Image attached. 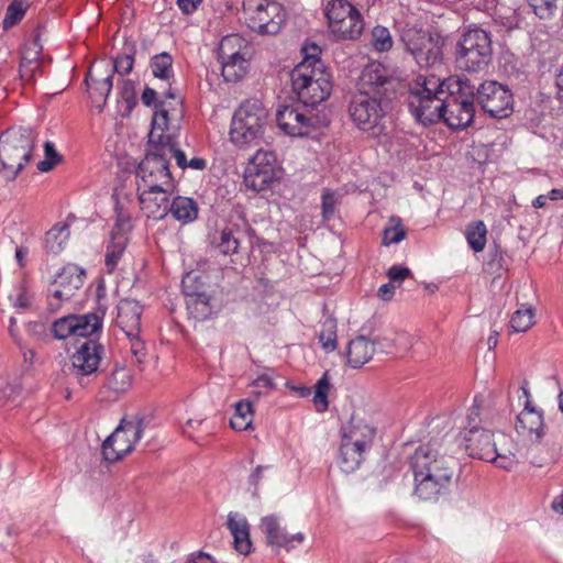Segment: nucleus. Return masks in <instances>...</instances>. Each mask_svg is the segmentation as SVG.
Masks as SVG:
<instances>
[{
	"label": "nucleus",
	"mask_w": 563,
	"mask_h": 563,
	"mask_svg": "<svg viewBox=\"0 0 563 563\" xmlns=\"http://www.w3.org/2000/svg\"><path fill=\"white\" fill-rule=\"evenodd\" d=\"M415 479V495L424 501H437L449 493L456 476L454 457L440 454L431 443L416 449L410 456Z\"/></svg>",
	"instance_id": "1"
},
{
	"label": "nucleus",
	"mask_w": 563,
	"mask_h": 563,
	"mask_svg": "<svg viewBox=\"0 0 563 563\" xmlns=\"http://www.w3.org/2000/svg\"><path fill=\"white\" fill-rule=\"evenodd\" d=\"M465 451L473 459L494 463L510 471L518 463L514 440L504 432H493L474 424L462 432Z\"/></svg>",
	"instance_id": "2"
},
{
	"label": "nucleus",
	"mask_w": 563,
	"mask_h": 563,
	"mask_svg": "<svg viewBox=\"0 0 563 563\" xmlns=\"http://www.w3.org/2000/svg\"><path fill=\"white\" fill-rule=\"evenodd\" d=\"M291 89L305 107L327 100L332 91L331 75L314 54L306 55L290 73Z\"/></svg>",
	"instance_id": "3"
},
{
	"label": "nucleus",
	"mask_w": 563,
	"mask_h": 563,
	"mask_svg": "<svg viewBox=\"0 0 563 563\" xmlns=\"http://www.w3.org/2000/svg\"><path fill=\"white\" fill-rule=\"evenodd\" d=\"M268 122V111L256 98L246 99L234 111L229 136L239 147L258 145Z\"/></svg>",
	"instance_id": "4"
},
{
	"label": "nucleus",
	"mask_w": 563,
	"mask_h": 563,
	"mask_svg": "<svg viewBox=\"0 0 563 563\" xmlns=\"http://www.w3.org/2000/svg\"><path fill=\"white\" fill-rule=\"evenodd\" d=\"M34 136L30 129H9L0 134V172L7 180H14L30 162Z\"/></svg>",
	"instance_id": "5"
},
{
	"label": "nucleus",
	"mask_w": 563,
	"mask_h": 563,
	"mask_svg": "<svg viewBox=\"0 0 563 563\" xmlns=\"http://www.w3.org/2000/svg\"><path fill=\"white\" fill-rule=\"evenodd\" d=\"M389 99L357 91L351 99L349 113L355 125L372 137L386 133L385 117Z\"/></svg>",
	"instance_id": "6"
},
{
	"label": "nucleus",
	"mask_w": 563,
	"mask_h": 563,
	"mask_svg": "<svg viewBox=\"0 0 563 563\" xmlns=\"http://www.w3.org/2000/svg\"><path fill=\"white\" fill-rule=\"evenodd\" d=\"M449 85L453 90L444 98V117L441 120L452 130H463L473 123L475 117V86L465 77Z\"/></svg>",
	"instance_id": "7"
},
{
	"label": "nucleus",
	"mask_w": 563,
	"mask_h": 563,
	"mask_svg": "<svg viewBox=\"0 0 563 563\" xmlns=\"http://www.w3.org/2000/svg\"><path fill=\"white\" fill-rule=\"evenodd\" d=\"M493 47L489 33L472 29L462 34L455 46V64L465 71L477 73L492 60Z\"/></svg>",
	"instance_id": "8"
},
{
	"label": "nucleus",
	"mask_w": 563,
	"mask_h": 563,
	"mask_svg": "<svg viewBox=\"0 0 563 563\" xmlns=\"http://www.w3.org/2000/svg\"><path fill=\"white\" fill-rule=\"evenodd\" d=\"M243 18L253 32L275 35L286 21V11L279 2L273 0H244Z\"/></svg>",
	"instance_id": "9"
},
{
	"label": "nucleus",
	"mask_w": 563,
	"mask_h": 563,
	"mask_svg": "<svg viewBox=\"0 0 563 563\" xmlns=\"http://www.w3.org/2000/svg\"><path fill=\"white\" fill-rule=\"evenodd\" d=\"M143 419H125L120 421L115 430L103 441L101 453L103 461L114 463L131 453L142 438Z\"/></svg>",
	"instance_id": "10"
},
{
	"label": "nucleus",
	"mask_w": 563,
	"mask_h": 563,
	"mask_svg": "<svg viewBox=\"0 0 563 563\" xmlns=\"http://www.w3.org/2000/svg\"><path fill=\"white\" fill-rule=\"evenodd\" d=\"M136 168V186L143 188H174L169 164L159 146H150Z\"/></svg>",
	"instance_id": "11"
},
{
	"label": "nucleus",
	"mask_w": 563,
	"mask_h": 563,
	"mask_svg": "<svg viewBox=\"0 0 563 563\" xmlns=\"http://www.w3.org/2000/svg\"><path fill=\"white\" fill-rule=\"evenodd\" d=\"M103 353L104 347L101 343L87 339L70 356L69 376L86 387L98 376Z\"/></svg>",
	"instance_id": "12"
},
{
	"label": "nucleus",
	"mask_w": 563,
	"mask_h": 563,
	"mask_svg": "<svg viewBox=\"0 0 563 563\" xmlns=\"http://www.w3.org/2000/svg\"><path fill=\"white\" fill-rule=\"evenodd\" d=\"M475 100L492 118L503 119L514 111V96L510 89L495 80H487L475 88Z\"/></svg>",
	"instance_id": "13"
},
{
	"label": "nucleus",
	"mask_w": 563,
	"mask_h": 563,
	"mask_svg": "<svg viewBox=\"0 0 563 563\" xmlns=\"http://www.w3.org/2000/svg\"><path fill=\"white\" fill-rule=\"evenodd\" d=\"M400 40L420 67H430L441 62L442 51L439 41L427 32L407 26L402 29Z\"/></svg>",
	"instance_id": "14"
},
{
	"label": "nucleus",
	"mask_w": 563,
	"mask_h": 563,
	"mask_svg": "<svg viewBox=\"0 0 563 563\" xmlns=\"http://www.w3.org/2000/svg\"><path fill=\"white\" fill-rule=\"evenodd\" d=\"M276 179V155L272 152L257 151L245 169L244 183L246 187L254 191H262L267 189Z\"/></svg>",
	"instance_id": "15"
},
{
	"label": "nucleus",
	"mask_w": 563,
	"mask_h": 563,
	"mask_svg": "<svg viewBox=\"0 0 563 563\" xmlns=\"http://www.w3.org/2000/svg\"><path fill=\"white\" fill-rule=\"evenodd\" d=\"M308 107L286 104L282 106L276 113V121L282 131L290 136H306L310 134L318 124V118L312 114Z\"/></svg>",
	"instance_id": "16"
},
{
	"label": "nucleus",
	"mask_w": 563,
	"mask_h": 563,
	"mask_svg": "<svg viewBox=\"0 0 563 563\" xmlns=\"http://www.w3.org/2000/svg\"><path fill=\"white\" fill-rule=\"evenodd\" d=\"M258 528L265 537L266 545L276 552L282 549L290 552L302 544L306 539L301 532L288 533L282 525L280 518L274 514L264 516L260 521Z\"/></svg>",
	"instance_id": "17"
},
{
	"label": "nucleus",
	"mask_w": 563,
	"mask_h": 563,
	"mask_svg": "<svg viewBox=\"0 0 563 563\" xmlns=\"http://www.w3.org/2000/svg\"><path fill=\"white\" fill-rule=\"evenodd\" d=\"M102 319L97 313L81 316L69 314L57 319L52 324V333L57 340H65L70 335L87 338L99 331Z\"/></svg>",
	"instance_id": "18"
},
{
	"label": "nucleus",
	"mask_w": 563,
	"mask_h": 563,
	"mask_svg": "<svg viewBox=\"0 0 563 563\" xmlns=\"http://www.w3.org/2000/svg\"><path fill=\"white\" fill-rule=\"evenodd\" d=\"M85 271L75 264L64 266L56 275L49 295V306L57 309L62 301L71 299L82 287Z\"/></svg>",
	"instance_id": "19"
},
{
	"label": "nucleus",
	"mask_w": 563,
	"mask_h": 563,
	"mask_svg": "<svg viewBox=\"0 0 563 563\" xmlns=\"http://www.w3.org/2000/svg\"><path fill=\"white\" fill-rule=\"evenodd\" d=\"M255 231L247 223L230 224L212 235L211 245L223 255L238 254L245 243L253 247Z\"/></svg>",
	"instance_id": "20"
},
{
	"label": "nucleus",
	"mask_w": 563,
	"mask_h": 563,
	"mask_svg": "<svg viewBox=\"0 0 563 563\" xmlns=\"http://www.w3.org/2000/svg\"><path fill=\"white\" fill-rule=\"evenodd\" d=\"M395 79L389 76L385 66L371 63L362 70L358 91L390 100L395 93Z\"/></svg>",
	"instance_id": "21"
},
{
	"label": "nucleus",
	"mask_w": 563,
	"mask_h": 563,
	"mask_svg": "<svg viewBox=\"0 0 563 563\" xmlns=\"http://www.w3.org/2000/svg\"><path fill=\"white\" fill-rule=\"evenodd\" d=\"M444 98L445 97L409 91L407 97V104L417 121L423 125H429L439 122L442 117H444Z\"/></svg>",
	"instance_id": "22"
},
{
	"label": "nucleus",
	"mask_w": 563,
	"mask_h": 563,
	"mask_svg": "<svg viewBox=\"0 0 563 563\" xmlns=\"http://www.w3.org/2000/svg\"><path fill=\"white\" fill-rule=\"evenodd\" d=\"M174 188L137 187V197L142 212L148 219L162 220L170 209L169 195Z\"/></svg>",
	"instance_id": "23"
},
{
	"label": "nucleus",
	"mask_w": 563,
	"mask_h": 563,
	"mask_svg": "<svg viewBox=\"0 0 563 563\" xmlns=\"http://www.w3.org/2000/svg\"><path fill=\"white\" fill-rule=\"evenodd\" d=\"M516 430L532 442L540 443L543 439L545 433L543 413L532 407L531 400L525 402V408L517 416Z\"/></svg>",
	"instance_id": "24"
},
{
	"label": "nucleus",
	"mask_w": 563,
	"mask_h": 563,
	"mask_svg": "<svg viewBox=\"0 0 563 563\" xmlns=\"http://www.w3.org/2000/svg\"><path fill=\"white\" fill-rule=\"evenodd\" d=\"M143 308L139 301L122 299L118 305L117 324L125 335H134L141 331Z\"/></svg>",
	"instance_id": "25"
},
{
	"label": "nucleus",
	"mask_w": 563,
	"mask_h": 563,
	"mask_svg": "<svg viewBox=\"0 0 563 563\" xmlns=\"http://www.w3.org/2000/svg\"><path fill=\"white\" fill-rule=\"evenodd\" d=\"M375 434V428L356 417H352L347 426L342 428V439L365 451L372 448Z\"/></svg>",
	"instance_id": "26"
},
{
	"label": "nucleus",
	"mask_w": 563,
	"mask_h": 563,
	"mask_svg": "<svg viewBox=\"0 0 563 563\" xmlns=\"http://www.w3.org/2000/svg\"><path fill=\"white\" fill-rule=\"evenodd\" d=\"M227 527L233 537L235 551L242 555H249L252 552L253 543L251 541L247 519L239 512H230Z\"/></svg>",
	"instance_id": "27"
},
{
	"label": "nucleus",
	"mask_w": 563,
	"mask_h": 563,
	"mask_svg": "<svg viewBox=\"0 0 563 563\" xmlns=\"http://www.w3.org/2000/svg\"><path fill=\"white\" fill-rule=\"evenodd\" d=\"M128 228H130L129 220H120L111 231V239L104 258L108 273L114 271L125 251L128 244L125 229Z\"/></svg>",
	"instance_id": "28"
},
{
	"label": "nucleus",
	"mask_w": 563,
	"mask_h": 563,
	"mask_svg": "<svg viewBox=\"0 0 563 563\" xmlns=\"http://www.w3.org/2000/svg\"><path fill=\"white\" fill-rule=\"evenodd\" d=\"M112 74H106L102 77H97L92 70H89L85 82L88 86L89 97L92 103L99 109V112L103 110L106 100L112 89Z\"/></svg>",
	"instance_id": "29"
},
{
	"label": "nucleus",
	"mask_w": 563,
	"mask_h": 563,
	"mask_svg": "<svg viewBox=\"0 0 563 563\" xmlns=\"http://www.w3.org/2000/svg\"><path fill=\"white\" fill-rule=\"evenodd\" d=\"M463 78L464 77H450L441 80L435 75H429L424 77L419 76L417 78L415 87L411 88L410 91H416L430 96L446 97V95L453 90L449 82L453 80H462Z\"/></svg>",
	"instance_id": "30"
},
{
	"label": "nucleus",
	"mask_w": 563,
	"mask_h": 563,
	"mask_svg": "<svg viewBox=\"0 0 563 563\" xmlns=\"http://www.w3.org/2000/svg\"><path fill=\"white\" fill-rule=\"evenodd\" d=\"M375 352L374 342L368 341L364 335L351 340L347 346V362L358 368L367 363Z\"/></svg>",
	"instance_id": "31"
},
{
	"label": "nucleus",
	"mask_w": 563,
	"mask_h": 563,
	"mask_svg": "<svg viewBox=\"0 0 563 563\" xmlns=\"http://www.w3.org/2000/svg\"><path fill=\"white\" fill-rule=\"evenodd\" d=\"M169 110L165 106L156 109L152 120V129L148 133L150 146H162L173 140L169 134L165 131L168 130V118Z\"/></svg>",
	"instance_id": "32"
},
{
	"label": "nucleus",
	"mask_w": 563,
	"mask_h": 563,
	"mask_svg": "<svg viewBox=\"0 0 563 563\" xmlns=\"http://www.w3.org/2000/svg\"><path fill=\"white\" fill-rule=\"evenodd\" d=\"M169 206L168 213L184 224L192 222L198 217V205L192 198L177 196Z\"/></svg>",
	"instance_id": "33"
},
{
	"label": "nucleus",
	"mask_w": 563,
	"mask_h": 563,
	"mask_svg": "<svg viewBox=\"0 0 563 563\" xmlns=\"http://www.w3.org/2000/svg\"><path fill=\"white\" fill-rule=\"evenodd\" d=\"M367 451L342 439L340 446V467L344 473H352L364 461Z\"/></svg>",
	"instance_id": "34"
},
{
	"label": "nucleus",
	"mask_w": 563,
	"mask_h": 563,
	"mask_svg": "<svg viewBox=\"0 0 563 563\" xmlns=\"http://www.w3.org/2000/svg\"><path fill=\"white\" fill-rule=\"evenodd\" d=\"M69 227L66 223H57L51 230L45 233L44 247L48 254L60 253L68 239H69Z\"/></svg>",
	"instance_id": "35"
},
{
	"label": "nucleus",
	"mask_w": 563,
	"mask_h": 563,
	"mask_svg": "<svg viewBox=\"0 0 563 563\" xmlns=\"http://www.w3.org/2000/svg\"><path fill=\"white\" fill-rule=\"evenodd\" d=\"M364 30V22L358 12L349 18L343 19L339 24L331 30V32L342 40H356Z\"/></svg>",
	"instance_id": "36"
},
{
	"label": "nucleus",
	"mask_w": 563,
	"mask_h": 563,
	"mask_svg": "<svg viewBox=\"0 0 563 563\" xmlns=\"http://www.w3.org/2000/svg\"><path fill=\"white\" fill-rule=\"evenodd\" d=\"M356 12L358 10L347 0H330L324 9L330 30L335 27L340 21Z\"/></svg>",
	"instance_id": "37"
},
{
	"label": "nucleus",
	"mask_w": 563,
	"mask_h": 563,
	"mask_svg": "<svg viewBox=\"0 0 563 563\" xmlns=\"http://www.w3.org/2000/svg\"><path fill=\"white\" fill-rule=\"evenodd\" d=\"M247 42L239 34L224 36L218 48L219 59H232L238 56H246Z\"/></svg>",
	"instance_id": "38"
},
{
	"label": "nucleus",
	"mask_w": 563,
	"mask_h": 563,
	"mask_svg": "<svg viewBox=\"0 0 563 563\" xmlns=\"http://www.w3.org/2000/svg\"><path fill=\"white\" fill-rule=\"evenodd\" d=\"M132 385V375L124 366L115 365L108 375L104 387L115 394H122L129 390Z\"/></svg>",
	"instance_id": "39"
},
{
	"label": "nucleus",
	"mask_w": 563,
	"mask_h": 563,
	"mask_svg": "<svg viewBox=\"0 0 563 563\" xmlns=\"http://www.w3.org/2000/svg\"><path fill=\"white\" fill-rule=\"evenodd\" d=\"M151 69L155 78L165 81L168 87H170L174 73L173 57L168 53L163 52L153 56L151 59Z\"/></svg>",
	"instance_id": "40"
},
{
	"label": "nucleus",
	"mask_w": 563,
	"mask_h": 563,
	"mask_svg": "<svg viewBox=\"0 0 563 563\" xmlns=\"http://www.w3.org/2000/svg\"><path fill=\"white\" fill-rule=\"evenodd\" d=\"M222 65V76L225 81L236 82L244 77L247 70L245 56H238L232 59H219Z\"/></svg>",
	"instance_id": "41"
},
{
	"label": "nucleus",
	"mask_w": 563,
	"mask_h": 563,
	"mask_svg": "<svg viewBox=\"0 0 563 563\" xmlns=\"http://www.w3.org/2000/svg\"><path fill=\"white\" fill-rule=\"evenodd\" d=\"M253 420V406L247 399L240 400L235 404V412L230 419V426L236 431L247 430Z\"/></svg>",
	"instance_id": "42"
},
{
	"label": "nucleus",
	"mask_w": 563,
	"mask_h": 563,
	"mask_svg": "<svg viewBox=\"0 0 563 563\" xmlns=\"http://www.w3.org/2000/svg\"><path fill=\"white\" fill-rule=\"evenodd\" d=\"M186 306L190 317L198 321L206 320L212 312L210 298L206 292L186 299Z\"/></svg>",
	"instance_id": "43"
},
{
	"label": "nucleus",
	"mask_w": 563,
	"mask_h": 563,
	"mask_svg": "<svg viewBox=\"0 0 563 563\" xmlns=\"http://www.w3.org/2000/svg\"><path fill=\"white\" fill-rule=\"evenodd\" d=\"M465 236L474 252H482L486 245L487 229L482 220L471 222L466 227Z\"/></svg>",
	"instance_id": "44"
},
{
	"label": "nucleus",
	"mask_w": 563,
	"mask_h": 563,
	"mask_svg": "<svg viewBox=\"0 0 563 563\" xmlns=\"http://www.w3.org/2000/svg\"><path fill=\"white\" fill-rule=\"evenodd\" d=\"M29 8L27 0H13L7 8L2 26L4 30H9L16 25L25 15Z\"/></svg>",
	"instance_id": "45"
},
{
	"label": "nucleus",
	"mask_w": 563,
	"mask_h": 563,
	"mask_svg": "<svg viewBox=\"0 0 563 563\" xmlns=\"http://www.w3.org/2000/svg\"><path fill=\"white\" fill-rule=\"evenodd\" d=\"M330 380L328 372H325L320 379L313 386L312 402L318 412H323L329 407L328 394L330 390Z\"/></svg>",
	"instance_id": "46"
},
{
	"label": "nucleus",
	"mask_w": 563,
	"mask_h": 563,
	"mask_svg": "<svg viewBox=\"0 0 563 563\" xmlns=\"http://www.w3.org/2000/svg\"><path fill=\"white\" fill-rule=\"evenodd\" d=\"M534 323V309L523 308L514 312L510 325L515 332H526Z\"/></svg>",
	"instance_id": "47"
},
{
	"label": "nucleus",
	"mask_w": 563,
	"mask_h": 563,
	"mask_svg": "<svg viewBox=\"0 0 563 563\" xmlns=\"http://www.w3.org/2000/svg\"><path fill=\"white\" fill-rule=\"evenodd\" d=\"M371 44L377 52H387L393 47V37L389 30L382 25H376L371 32Z\"/></svg>",
	"instance_id": "48"
},
{
	"label": "nucleus",
	"mask_w": 563,
	"mask_h": 563,
	"mask_svg": "<svg viewBox=\"0 0 563 563\" xmlns=\"http://www.w3.org/2000/svg\"><path fill=\"white\" fill-rule=\"evenodd\" d=\"M319 342L328 351H333L336 347V321L333 318H327L323 321Z\"/></svg>",
	"instance_id": "49"
},
{
	"label": "nucleus",
	"mask_w": 563,
	"mask_h": 563,
	"mask_svg": "<svg viewBox=\"0 0 563 563\" xmlns=\"http://www.w3.org/2000/svg\"><path fill=\"white\" fill-rule=\"evenodd\" d=\"M199 279L200 278L197 275L191 273L184 276L181 280V288L186 299L205 292L202 290L203 284Z\"/></svg>",
	"instance_id": "50"
},
{
	"label": "nucleus",
	"mask_w": 563,
	"mask_h": 563,
	"mask_svg": "<svg viewBox=\"0 0 563 563\" xmlns=\"http://www.w3.org/2000/svg\"><path fill=\"white\" fill-rule=\"evenodd\" d=\"M540 19H550L556 11V0H527Z\"/></svg>",
	"instance_id": "51"
},
{
	"label": "nucleus",
	"mask_w": 563,
	"mask_h": 563,
	"mask_svg": "<svg viewBox=\"0 0 563 563\" xmlns=\"http://www.w3.org/2000/svg\"><path fill=\"white\" fill-rule=\"evenodd\" d=\"M159 148L168 162L170 161V158L174 157L176 159L177 165L181 169L187 168L188 161L186 158V155L183 151L177 148L176 142L174 139L172 141H169L168 143H165L162 146H159Z\"/></svg>",
	"instance_id": "52"
},
{
	"label": "nucleus",
	"mask_w": 563,
	"mask_h": 563,
	"mask_svg": "<svg viewBox=\"0 0 563 563\" xmlns=\"http://www.w3.org/2000/svg\"><path fill=\"white\" fill-rule=\"evenodd\" d=\"M45 159L38 162L37 169L42 173L52 170L55 165L60 161V156L55 150V146L51 142L44 144Z\"/></svg>",
	"instance_id": "53"
},
{
	"label": "nucleus",
	"mask_w": 563,
	"mask_h": 563,
	"mask_svg": "<svg viewBox=\"0 0 563 563\" xmlns=\"http://www.w3.org/2000/svg\"><path fill=\"white\" fill-rule=\"evenodd\" d=\"M252 396L258 399L262 395H267L275 389L276 385L268 375H261L252 383Z\"/></svg>",
	"instance_id": "54"
},
{
	"label": "nucleus",
	"mask_w": 563,
	"mask_h": 563,
	"mask_svg": "<svg viewBox=\"0 0 563 563\" xmlns=\"http://www.w3.org/2000/svg\"><path fill=\"white\" fill-rule=\"evenodd\" d=\"M339 198L335 192L325 190L322 195V218L329 221L333 218Z\"/></svg>",
	"instance_id": "55"
},
{
	"label": "nucleus",
	"mask_w": 563,
	"mask_h": 563,
	"mask_svg": "<svg viewBox=\"0 0 563 563\" xmlns=\"http://www.w3.org/2000/svg\"><path fill=\"white\" fill-rule=\"evenodd\" d=\"M134 64V58L130 54L117 56L112 63V70L109 74L119 73L120 75L129 74Z\"/></svg>",
	"instance_id": "56"
},
{
	"label": "nucleus",
	"mask_w": 563,
	"mask_h": 563,
	"mask_svg": "<svg viewBox=\"0 0 563 563\" xmlns=\"http://www.w3.org/2000/svg\"><path fill=\"white\" fill-rule=\"evenodd\" d=\"M125 336L129 339L131 343L130 350L132 355L136 358L139 363H141L146 355V347L144 341L141 338V331H136V333L133 336Z\"/></svg>",
	"instance_id": "57"
},
{
	"label": "nucleus",
	"mask_w": 563,
	"mask_h": 563,
	"mask_svg": "<svg viewBox=\"0 0 563 563\" xmlns=\"http://www.w3.org/2000/svg\"><path fill=\"white\" fill-rule=\"evenodd\" d=\"M406 236L405 229L397 224L395 227L386 228L383 232V244L390 245L395 243H399Z\"/></svg>",
	"instance_id": "58"
},
{
	"label": "nucleus",
	"mask_w": 563,
	"mask_h": 563,
	"mask_svg": "<svg viewBox=\"0 0 563 563\" xmlns=\"http://www.w3.org/2000/svg\"><path fill=\"white\" fill-rule=\"evenodd\" d=\"M42 52V45L40 43V36L36 35L35 38L25 47L21 62H25L26 65H32L31 60L38 62V56Z\"/></svg>",
	"instance_id": "59"
},
{
	"label": "nucleus",
	"mask_w": 563,
	"mask_h": 563,
	"mask_svg": "<svg viewBox=\"0 0 563 563\" xmlns=\"http://www.w3.org/2000/svg\"><path fill=\"white\" fill-rule=\"evenodd\" d=\"M141 99H142V102L146 107H152L155 110L161 108V106H165L166 104L165 99L164 100H158L157 91L155 89L151 88V87H146L143 90Z\"/></svg>",
	"instance_id": "60"
},
{
	"label": "nucleus",
	"mask_w": 563,
	"mask_h": 563,
	"mask_svg": "<svg viewBox=\"0 0 563 563\" xmlns=\"http://www.w3.org/2000/svg\"><path fill=\"white\" fill-rule=\"evenodd\" d=\"M121 98L126 103L128 111L130 112L136 103L134 86L131 81H123V86L121 88Z\"/></svg>",
	"instance_id": "61"
},
{
	"label": "nucleus",
	"mask_w": 563,
	"mask_h": 563,
	"mask_svg": "<svg viewBox=\"0 0 563 563\" xmlns=\"http://www.w3.org/2000/svg\"><path fill=\"white\" fill-rule=\"evenodd\" d=\"M410 274L411 272L409 268L400 265H394L387 272V276L394 283H401L405 278L410 276Z\"/></svg>",
	"instance_id": "62"
},
{
	"label": "nucleus",
	"mask_w": 563,
	"mask_h": 563,
	"mask_svg": "<svg viewBox=\"0 0 563 563\" xmlns=\"http://www.w3.org/2000/svg\"><path fill=\"white\" fill-rule=\"evenodd\" d=\"M266 467L257 466L249 477V490L254 497L258 496V484L263 478V472Z\"/></svg>",
	"instance_id": "63"
},
{
	"label": "nucleus",
	"mask_w": 563,
	"mask_h": 563,
	"mask_svg": "<svg viewBox=\"0 0 563 563\" xmlns=\"http://www.w3.org/2000/svg\"><path fill=\"white\" fill-rule=\"evenodd\" d=\"M31 62L33 65H26L25 62H21L19 69L21 79L27 82L32 81L34 71L40 67L38 62H34L33 59Z\"/></svg>",
	"instance_id": "64"
}]
</instances>
